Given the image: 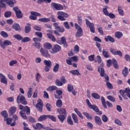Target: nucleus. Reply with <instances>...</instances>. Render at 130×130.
Wrapping results in <instances>:
<instances>
[{
    "label": "nucleus",
    "mask_w": 130,
    "mask_h": 130,
    "mask_svg": "<svg viewBox=\"0 0 130 130\" xmlns=\"http://www.w3.org/2000/svg\"><path fill=\"white\" fill-rule=\"evenodd\" d=\"M98 72L100 73L101 77H104L105 79V82H106V83L109 81V77H108V75H105V71H104V69H103V63L100 64V67L98 68Z\"/></svg>",
    "instance_id": "obj_1"
},
{
    "label": "nucleus",
    "mask_w": 130,
    "mask_h": 130,
    "mask_svg": "<svg viewBox=\"0 0 130 130\" xmlns=\"http://www.w3.org/2000/svg\"><path fill=\"white\" fill-rule=\"evenodd\" d=\"M51 7L52 9H55L56 10H58V11L63 10V6H62V5L55 3H52Z\"/></svg>",
    "instance_id": "obj_7"
},
{
    "label": "nucleus",
    "mask_w": 130,
    "mask_h": 130,
    "mask_svg": "<svg viewBox=\"0 0 130 130\" xmlns=\"http://www.w3.org/2000/svg\"><path fill=\"white\" fill-rule=\"evenodd\" d=\"M56 42L58 44H63L64 47H68V44H67V39H66V37H64L61 38V41L56 40Z\"/></svg>",
    "instance_id": "obj_13"
},
{
    "label": "nucleus",
    "mask_w": 130,
    "mask_h": 130,
    "mask_svg": "<svg viewBox=\"0 0 130 130\" xmlns=\"http://www.w3.org/2000/svg\"><path fill=\"white\" fill-rule=\"evenodd\" d=\"M74 111L76 112V113H77V114H78L80 118H82V119L84 118L83 115H82V113H81V112L78 110V109H74Z\"/></svg>",
    "instance_id": "obj_43"
},
{
    "label": "nucleus",
    "mask_w": 130,
    "mask_h": 130,
    "mask_svg": "<svg viewBox=\"0 0 130 130\" xmlns=\"http://www.w3.org/2000/svg\"><path fill=\"white\" fill-rule=\"evenodd\" d=\"M75 27L77 31H83V28L78 23H75Z\"/></svg>",
    "instance_id": "obj_42"
},
{
    "label": "nucleus",
    "mask_w": 130,
    "mask_h": 130,
    "mask_svg": "<svg viewBox=\"0 0 130 130\" xmlns=\"http://www.w3.org/2000/svg\"><path fill=\"white\" fill-rule=\"evenodd\" d=\"M18 63V61L16 60H12L9 62L10 67H13L15 66V64H17Z\"/></svg>",
    "instance_id": "obj_51"
},
{
    "label": "nucleus",
    "mask_w": 130,
    "mask_h": 130,
    "mask_svg": "<svg viewBox=\"0 0 130 130\" xmlns=\"http://www.w3.org/2000/svg\"><path fill=\"white\" fill-rule=\"evenodd\" d=\"M66 82H67V81L66 80V78H64V77H62L61 78V81L59 80V79H57L55 81V84H56V86L60 87V86H62V85H63V84H66Z\"/></svg>",
    "instance_id": "obj_11"
},
{
    "label": "nucleus",
    "mask_w": 130,
    "mask_h": 130,
    "mask_svg": "<svg viewBox=\"0 0 130 130\" xmlns=\"http://www.w3.org/2000/svg\"><path fill=\"white\" fill-rule=\"evenodd\" d=\"M44 47L45 49H51L52 48V45L49 43H45L44 44Z\"/></svg>",
    "instance_id": "obj_28"
},
{
    "label": "nucleus",
    "mask_w": 130,
    "mask_h": 130,
    "mask_svg": "<svg viewBox=\"0 0 130 130\" xmlns=\"http://www.w3.org/2000/svg\"><path fill=\"white\" fill-rule=\"evenodd\" d=\"M58 118L59 119L61 122H63L66 118H67V115H61L60 114L58 115Z\"/></svg>",
    "instance_id": "obj_23"
},
{
    "label": "nucleus",
    "mask_w": 130,
    "mask_h": 130,
    "mask_svg": "<svg viewBox=\"0 0 130 130\" xmlns=\"http://www.w3.org/2000/svg\"><path fill=\"white\" fill-rule=\"evenodd\" d=\"M46 3L47 4H50L51 0H38L37 4H41V3Z\"/></svg>",
    "instance_id": "obj_48"
},
{
    "label": "nucleus",
    "mask_w": 130,
    "mask_h": 130,
    "mask_svg": "<svg viewBox=\"0 0 130 130\" xmlns=\"http://www.w3.org/2000/svg\"><path fill=\"white\" fill-rule=\"evenodd\" d=\"M83 115L86 116V117L87 118V119H93V117H92L90 114H89L88 113L83 112Z\"/></svg>",
    "instance_id": "obj_53"
},
{
    "label": "nucleus",
    "mask_w": 130,
    "mask_h": 130,
    "mask_svg": "<svg viewBox=\"0 0 130 130\" xmlns=\"http://www.w3.org/2000/svg\"><path fill=\"white\" fill-rule=\"evenodd\" d=\"M4 120L7 122V124H10L11 122L13 121V118H5Z\"/></svg>",
    "instance_id": "obj_57"
},
{
    "label": "nucleus",
    "mask_w": 130,
    "mask_h": 130,
    "mask_svg": "<svg viewBox=\"0 0 130 130\" xmlns=\"http://www.w3.org/2000/svg\"><path fill=\"white\" fill-rule=\"evenodd\" d=\"M86 24L87 27H89L90 28V31L92 33H95V26L94 25V23L90 22L89 20L85 19Z\"/></svg>",
    "instance_id": "obj_4"
},
{
    "label": "nucleus",
    "mask_w": 130,
    "mask_h": 130,
    "mask_svg": "<svg viewBox=\"0 0 130 130\" xmlns=\"http://www.w3.org/2000/svg\"><path fill=\"white\" fill-rule=\"evenodd\" d=\"M103 55L104 57L106 58H108L110 57V55H109V53L107 51H105V50H103Z\"/></svg>",
    "instance_id": "obj_35"
},
{
    "label": "nucleus",
    "mask_w": 130,
    "mask_h": 130,
    "mask_svg": "<svg viewBox=\"0 0 130 130\" xmlns=\"http://www.w3.org/2000/svg\"><path fill=\"white\" fill-rule=\"evenodd\" d=\"M44 63L46 67H51L52 66V63L51 62V61L50 60H44Z\"/></svg>",
    "instance_id": "obj_33"
},
{
    "label": "nucleus",
    "mask_w": 130,
    "mask_h": 130,
    "mask_svg": "<svg viewBox=\"0 0 130 130\" xmlns=\"http://www.w3.org/2000/svg\"><path fill=\"white\" fill-rule=\"evenodd\" d=\"M0 78L1 83L5 84V85H7L8 84V80H7L6 76L4 75V74L0 73Z\"/></svg>",
    "instance_id": "obj_17"
},
{
    "label": "nucleus",
    "mask_w": 130,
    "mask_h": 130,
    "mask_svg": "<svg viewBox=\"0 0 130 130\" xmlns=\"http://www.w3.org/2000/svg\"><path fill=\"white\" fill-rule=\"evenodd\" d=\"M28 119L29 122H31L32 123L36 122V120L33 117L28 116Z\"/></svg>",
    "instance_id": "obj_59"
},
{
    "label": "nucleus",
    "mask_w": 130,
    "mask_h": 130,
    "mask_svg": "<svg viewBox=\"0 0 130 130\" xmlns=\"http://www.w3.org/2000/svg\"><path fill=\"white\" fill-rule=\"evenodd\" d=\"M6 3H7V0H1L0 1L1 7H6Z\"/></svg>",
    "instance_id": "obj_61"
},
{
    "label": "nucleus",
    "mask_w": 130,
    "mask_h": 130,
    "mask_svg": "<svg viewBox=\"0 0 130 130\" xmlns=\"http://www.w3.org/2000/svg\"><path fill=\"white\" fill-rule=\"evenodd\" d=\"M74 90V86L72 84L68 85V92H72Z\"/></svg>",
    "instance_id": "obj_54"
},
{
    "label": "nucleus",
    "mask_w": 130,
    "mask_h": 130,
    "mask_svg": "<svg viewBox=\"0 0 130 130\" xmlns=\"http://www.w3.org/2000/svg\"><path fill=\"white\" fill-rule=\"evenodd\" d=\"M32 91H33V89L32 88H28V91L27 94L28 98H31L32 96V94H33V92H32Z\"/></svg>",
    "instance_id": "obj_44"
},
{
    "label": "nucleus",
    "mask_w": 130,
    "mask_h": 130,
    "mask_svg": "<svg viewBox=\"0 0 130 130\" xmlns=\"http://www.w3.org/2000/svg\"><path fill=\"white\" fill-rule=\"evenodd\" d=\"M108 8V6H105L103 9V12L105 16H108V14H109V13H108V11L107 10Z\"/></svg>",
    "instance_id": "obj_46"
},
{
    "label": "nucleus",
    "mask_w": 130,
    "mask_h": 130,
    "mask_svg": "<svg viewBox=\"0 0 130 130\" xmlns=\"http://www.w3.org/2000/svg\"><path fill=\"white\" fill-rule=\"evenodd\" d=\"M39 22H42V23H47L50 22V19L47 18H42L38 19Z\"/></svg>",
    "instance_id": "obj_27"
},
{
    "label": "nucleus",
    "mask_w": 130,
    "mask_h": 130,
    "mask_svg": "<svg viewBox=\"0 0 130 130\" xmlns=\"http://www.w3.org/2000/svg\"><path fill=\"white\" fill-rule=\"evenodd\" d=\"M90 108L91 109H93V110L95 112H98V111H99V109L98 108V107H97V106L95 105H93Z\"/></svg>",
    "instance_id": "obj_55"
},
{
    "label": "nucleus",
    "mask_w": 130,
    "mask_h": 130,
    "mask_svg": "<svg viewBox=\"0 0 130 130\" xmlns=\"http://www.w3.org/2000/svg\"><path fill=\"white\" fill-rule=\"evenodd\" d=\"M47 118L51 119L52 121H56V119L55 118V117H54V116L47 115Z\"/></svg>",
    "instance_id": "obj_60"
},
{
    "label": "nucleus",
    "mask_w": 130,
    "mask_h": 130,
    "mask_svg": "<svg viewBox=\"0 0 130 130\" xmlns=\"http://www.w3.org/2000/svg\"><path fill=\"white\" fill-rule=\"evenodd\" d=\"M117 11L120 16H124V12L123 11V10H122V7H121V6H118Z\"/></svg>",
    "instance_id": "obj_25"
},
{
    "label": "nucleus",
    "mask_w": 130,
    "mask_h": 130,
    "mask_svg": "<svg viewBox=\"0 0 130 130\" xmlns=\"http://www.w3.org/2000/svg\"><path fill=\"white\" fill-rule=\"evenodd\" d=\"M30 30H31V27H30V26L29 25H26L25 27V32L27 34L29 33V32H30Z\"/></svg>",
    "instance_id": "obj_63"
},
{
    "label": "nucleus",
    "mask_w": 130,
    "mask_h": 130,
    "mask_svg": "<svg viewBox=\"0 0 130 130\" xmlns=\"http://www.w3.org/2000/svg\"><path fill=\"white\" fill-rule=\"evenodd\" d=\"M72 118L75 123H78L79 122V120L78 119V117L77 116V115H76L75 113L72 114Z\"/></svg>",
    "instance_id": "obj_34"
},
{
    "label": "nucleus",
    "mask_w": 130,
    "mask_h": 130,
    "mask_svg": "<svg viewBox=\"0 0 130 130\" xmlns=\"http://www.w3.org/2000/svg\"><path fill=\"white\" fill-rule=\"evenodd\" d=\"M0 45L3 49H5L6 46H8L9 45H12V42L8 40H6L4 42H3V41H1Z\"/></svg>",
    "instance_id": "obj_8"
},
{
    "label": "nucleus",
    "mask_w": 130,
    "mask_h": 130,
    "mask_svg": "<svg viewBox=\"0 0 130 130\" xmlns=\"http://www.w3.org/2000/svg\"><path fill=\"white\" fill-rule=\"evenodd\" d=\"M19 114L21 116L22 118H23V119H24V120L27 119V116H26V114L23 111H21L19 112Z\"/></svg>",
    "instance_id": "obj_41"
},
{
    "label": "nucleus",
    "mask_w": 130,
    "mask_h": 130,
    "mask_svg": "<svg viewBox=\"0 0 130 130\" xmlns=\"http://www.w3.org/2000/svg\"><path fill=\"white\" fill-rule=\"evenodd\" d=\"M67 122L70 125H74V121L72 120V117L71 116H69L67 118Z\"/></svg>",
    "instance_id": "obj_37"
},
{
    "label": "nucleus",
    "mask_w": 130,
    "mask_h": 130,
    "mask_svg": "<svg viewBox=\"0 0 130 130\" xmlns=\"http://www.w3.org/2000/svg\"><path fill=\"white\" fill-rule=\"evenodd\" d=\"M32 45L36 47L37 49H40V48L41 47V45L39 43H34Z\"/></svg>",
    "instance_id": "obj_56"
},
{
    "label": "nucleus",
    "mask_w": 130,
    "mask_h": 130,
    "mask_svg": "<svg viewBox=\"0 0 130 130\" xmlns=\"http://www.w3.org/2000/svg\"><path fill=\"white\" fill-rule=\"evenodd\" d=\"M57 112L59 114H62L63 115H67V111L64 108H61L57 110Z\"/></svg>",
    "instance_id": "obj_29"
},
{
    "label": "nucleus",
    "mask_w": 130,
    "mask_h": 130,
    "mask_svg": "<svg viewBox=\"0 0 130 130\" xmlns=\"http://www.w3.org/2000/svg\"><path fill=\"white\" fill-rule=\"evenodd\" d=\"M17 102L18 104H20V103H22L23 105H27V101L25 98V96L23 95H18L17 98Z\"/></svg>",
    "instance_id": "obj_3"
},
{
    "label": "nucleus",
    "mask_w": 130,
    "mask_h": 130,
    "mask_svg": "<svg viewBox=\"0 0 130 130\" xmlns=\"http://www.w3.org/2000/svg\"><path fill=\"white\" fill-rule=\"evenodd\" d=\"M114 60H115V59H112V60L108 59L107 61V67H108V68H110V67L111 66V64L114 63Z\"/></svg>",
    "instance_id": "obj_32"
},
{
    "label": "nucleus",
    "mask_w": 130,
    "mask_h": 130,
    "mask_svg": "<svg viewBox=\"0 0 130 130\" xmlns=\"http://www.w3.org/2000/svg\"><path fill=\"white\" fill-rule=\"evenodd\" d=\"M95 122L98 125H101L102 124V120H101V118L99 117L98 116H95L94 117Z\"/></svg>",
    "instance_id": "obj_19"
},
{
    "label": "nucleus",
    "mask_w": 130,
    "mask_h": 130,
    "mask_svg": "<svg viewBox=\"0 0 130 130\" xmlns=\"http://www.w3.org/2000/svg\"><path fill=\"white\" fill-rule=\"evenodd\" d=\"M105 41L107 42H111L112 43H114L115 42V40H114V38H112L110 36H107V37L105 38Z\"/></svg>",
    "instance_id": "obj_18"
},
{
    "label": "nucleus",
    "mask_w": 130,
    "mask_h": 130,
    "mask_svg": "<svg viewBox=\"0 0 130 130\" xmlns=\"http://www.w3.org/2000/svg\"><path fill=\"white\" fill-rule=\"evenodd\" d=\"M30 14L31 15L29 16V18L30 19V20H37V17H40V16H41V14L37 12L31 11L30 12Z\"/></svg>",
    "instance_id": "obj_10"
},
{
    "label": "nucleus",
    "mask_w": 130,
    "mask_h": 130,
    "mask_svg": "<svg viewBox=\"0 0 130 130\" xmlns=\"http://www.w3.org/2000/svg\"><path fill=\"white\" fill-rule=\"evenodd\" d=\"M122 36H123V34L121 31H116L115 32V37L117 38V39H120Z\"/></svg>",
    "instance_id": "obj_22"
},
{
    "label": "nucleus",
    "mask_w": 130,
    "mask_h": 130,
    "mask_svg": "<svg viewBox=\"0 0 130 130\" xmlns=\"http://www.w3.org/2000/svg\"><path fill=\"white\" fill-rule=\"evenodd\" d=\"M9 113L10 114H14L17 111V108L15 106H13L10 108L9 110Z\"/></svg>",
    "instance_id": "obj_21"
},
{
    "label": "nucleus",
    "mask_w": 130,
    "mask_h": 130,
    "mask_svg": "<svg viewBox=\"0 0 130 130\" xmlns=\"http://www.w3.org/2000/svg\"><path fill=\"white\" fill-rule=\"evenodd\" d=\"M56 94H54V97L56 99H61L62 98V91L56 90Z\"/></svg>",
    "instance_id": "obj_15"
},
{
    "label": "nucleus",
    "mask_w": 130,
    "mask_h": 130,
    "mask_svg": "<svg viewBox=\"0 0 130 130\" xmlns=\"http://www.w3.org/2000/svg\"><path fill=\"white\" fill-rule=\"evenodd\" d=\"M70 73L74 76H81V73L77 70H72L70 71Z\"/></svg>",
    "instance_id": "obj_31"
},
{
    "label": "nucleus",
    "mask_w": 130,
    "mask_h": 130,
    "mask_svg": "<svg viewBox=\"0 0 130 130\" xmlns=\"http://www.w3.org/2000/svg\"><path fill=\"white\" fill-rule=\"evenodd\" d=\"M32 127L34 129H41V128L45 129V127L40 123H37L36 125L32 124Z\"/></svg>",
    "instance_id": "obj_16"
},
{
    "label": "nucleus",
    "mask_w": 130,
    "mask_h": 130,
    "mask_svg": "<svg viewBox=\"0 0 130 130\" xmlns=\"http://www.w3.org/2000/svg\"><path fill=\"white\" fill-rule=\"evenodd\" d=\"M13 11L15 12L16 17L18 19H21L23 17V14H22V11L18 9V7H15L13 8Z\"/></svg>",
    "instance_id": "obj_6"
},
{
    "label": "nucleus",
    "mask_w": 130,
    "mask_h": 130,
    "mask_svg": "<svg viewBox=\"0 0 130 130\" xmlns=\"http://www.w3.org/2000/svg\"><path fill=\"white\" fill-rule=\"evenodd\" d=\"M92 97L94 98V99H100V95L95 92H93L91 94Z\"/></svg>",
    "instance_id": "obj_49"
},
{
    "label": "nucleus",
    "mask_w": 130,
    "mask_h": 130,
    "mask_svg": "<svg viewBox=\"0 0 130 130\" xmlns=\"http://www.w3.org/2000/svg\"><path fill=\"white\" fill-rule=\"evenodd\" d=\"M70 58L72 61H74L75 62H77V61H78V56L77 55L70 57Z\"/></svg>",
    "instance_id": "obj_62"
},
{
    "label": "nucleus",
    "mask_w": 130,
    "mask_h": 130,
    "mask_svg": "<svg viewBox=\"0 0 130 130\" xmlns=\"http://www.w3.org/2000/svg\"><path fill=\"white\" fill-rule=\"evenodd\" d=\"M23 112H26L27 115H30V107L27 106H25L24 109L23 110Z\"/></svg>",
    "instance_id": "obj_36"
},
{
    "label": "nucleus",
    "mask_w": 130,
    "mask_h": 130,
    "mask_svg": "<svg viewBox=\"0 0 130 130\" xmlns=\"http://www.w3.org/2000/svg\"><path fill=\"white\" fill-rule=\"evenodd\" d=\"M57 89V87L55 85L50 86L46 89L47 91H49V92H52L53 91H55V90Z\"/></svg>",
    "instance_id": "obj_24"
},
{
    "label": "nucleus",
    "mask_w": 130,
    "mask_h": 130,
    "mask_svg": "<svg viewBox=\"0 0 130 130\" xmlns=\"http://www.w3.org/2000/svg\"><path fill=\"white\" fill-rule=\"evenodd\" d=\"M14 38H15V39H17L19 41L20 40L22 41V39L23 38V37L21 36L20 35H15L13 36Z\"/></svg>",
    "instance_id": "obj_52"
},
{
    "label": "nucleus",
    "mask_w": 130,
    "mask_h": 130,
    "mask_svg": "<svg viewBox=\"0 0 130 130\" xmlns=\"http://www.w3.org/2000/svg\"><path fill=\"white\" fill-rule=\"evenodd\" d=\"M122 74L124 77H126L128 74V69L126 67H124V69L122 71Z\"/></svg>",
    "instance_id": "obj_39"
},
{
    "label": "nucleus",
    "mask_w": 130,
    "mask_h": 130,
    "mask_svg": "<svg viewBox=\"0 0 130 130\" xmlns=\"http://www.w3.org/2000/svg\"><path fill=\"white\" fill-rule=\"evenodd\" d=\"M101 101L104 107L105 108H107V106L106 105V102H105V99L104 98V96H102Z\"/></svg>",
    "instance_id": "obj_50"
},
{
    "label": "nucleus",
    "mask_w": 130,
    "mask_h": 130,
    "mask_svg": "<svg viewBox=\"0 0 130 130\" xmlns=\"http://www.w3.org/2000/svg\"><path fill=\"white\" fill-rule=\"evenodd\" d=\"M47 36L49 38V39H50L53 42L56 41V39H55V37H54V36H53V35H51L50 34H47Z\"/></svg>",
    "instance_id": "obj_30"
},
{
    "label": "nucleus",
    "mask_w": 130,
    "mask_h": 130,
    "mask_svg": "<svg viewBox=\"0 0 130 130\" xmlns=\"http://www.w3.org/2000/svg\"><path fill=\"white\" fill-rule=\"evenodd\" d=\"M60 50H61V47L57 44H56L52 49L51 53L53 54L54 53H56V52H58V51H60Z\"/></svg>",
    "instance_id": "obj_12"
},
{
    "label": "nucleus",
    "mask_w": 130,
    "mask_h": 130,
    "mask_svg": "<svg viewBox=\"0 0 130 130\" xmlns=\"http://www.w3.org/2000/svg\"><path fill=\"white\" fill-rule=\"evenodd\" d=\"M29 41H31V39L28 37L23 38L21 40V42H22L23 43H25L26 42H29Z\"/></svg>",
    "instance_id": "obj_40"
},
{
    "label": "nucleus",
    "mask_w": 130,
    "mask_h": 130,
    "mask_svg": "<svg viewBox=\"0 0 130 130\" xmlns=\"http://www.w3.org/2000/svg\"><path fill=\"white\" fill-rule=\"evenodd\" d=\"M59 69V64L56 63L53 69V72L54 73H57V72H58V69Z\"/></svg>",
    "instance_id": "obj_45"
},
{
    "label": "nucleus",
    "mask_w": 130,
    "mask_h": 130,
    "mask_svg": "<svg viewBox=\"0 0 130 130\" xmlns=\"http://www.w3.org/2000/svg\"><path fill=\"white\" fill-rule=\"evenodd\" d=\"M12 29L16 30V31H21V27H20V25H19L18 23L14 24L12 26Z\"/></svg>",
    "instance_id": "obj_20"
},
{
    "label": "nucleus",
    "mask_w": 130,
    "mask_h": 130,
    "mask_svg": "<svg viewBox=\"0 0 130 130\" xmlns=\"http://www.w3.org/2000/svg\"><path fill=\"white\" fill-rule=\"evenodd\" d=\"M6 2L10 7H14V5L16 3V0H6Z\"/></svg>",
    "instance_id": "obj_26"
},
{
    "label": "nucleus",
    "mask_w": 130,
    "mask_h": 130,
    "mask_svg": "<svg viewBox=\"0 0 130 130\" xmlns=\"http://www.w3.org/2000/svg\"><path fill=\"white\" fill-rule=\"evenodd\" d=\"M45 119H47V115H44L40 116L38 118V121H43V120H45Z\"/></svg>",
    "instance_id": "obj_38"
},
{
    "label": "nucleus",
    "mask_w": 130,
    "mask_h": 130,
    "mask_svg": "<svg viewBox=\"0 0 130 130\" xmlns=\"http://www.w3.org/2000/svg\"><path fill=\"white\" fill-rule=\"evenodd\" d=\"M110 51L114 55H118L120 57H122V52L120 50H116L112 48H110Z\"/></svg>",
    "instance_id": "obj_9"
},
{
    "label": "nucleus",
    "mask_w": 130,
    "mask_h": 130,
    "mask_svg": "<svg viewBox=\"0 0 130 130\" xmlns=\"http://www.w3.org/2000/svg\"><path fill=\"white\" fill-rule=\"evenodd\" d=\"M75 35L77 38H79V37L83 36V31H77Z\"/></svg>",
    "instance_id": "obj_64"
},
{
    "label": "nucleus",
    "mask_w": 130,
    "mask_h": 130,
    "mask_svg": "<svg viewBox=\"0 0 130 130\" xmlns=\"http://www.w3.org/2000/svg\"><path fill=\"white\" fill-rule=\"evenodd\" d=\"M36 107L39 111L42 112V110L43 109V103L42 102V100H41V99H39L38 100V103L36 105Z\"/></svg>",
    "instance_id": "obj_5"
},
{
    "label": "nucleus",
    "mask_w": 130,
    "mask_h": 130,
    "mask_svg": "<svg viewBox=\"0 0 130 130\" xmlns=\"http://www.w3.org/2000/svg\"><path fill=\"white\" fill-rule=\"evenodd\" d=\"M40 52L42 55L45 56V57H50V54L48 53V51L46 50L45 49L43 48H41Z\"/></svg>",
    "instance_id": "obj_14"
},
{
    "label": "nucleus",
    "mask_w": 130,
    "mask_h": 130,
    "mask_svg": "<svg viewBox=\"0 0 130 130\" xmlns=\"http://www.w3.org/2000/svg\"><path fill=\"white\" fill-rule=\"evenodd\" d=\"M1 115L5 117V118H7L8 117V113H7V111H3L1 113Z\"/></svg>",
    "instance_id": "obj_58"
},
{
    "label": "nucleus",
    "mask_w": 130,
    "mask_h": 130,
    "mask_svg": "<svg viewBox=\"0 0 130 130\" xmlns=\"http://www.w3.org/2000/svg\"><path fill=\"white\" fill-rule=\"evenodd\" d=\"M0 35L4 38H8V37H9V35H8V33L6 32L5 31H2L0 32Z\"/></svg>",
    "instance_id": "obj_47"
},
{
    "label": "nucleus",
    "mask_w": 130,
    "mask_h": 130,
    "mask_svg": "<svg viewBox=\"0 0 130 130\" xmlns=\"http://www.w3.org/2000/svg\"><path fill=\"white\" fill-rule=\"evenodd\" d=\"M58 16L57 17L60 21H66L65 18H69V14L62 11H58L57 12Z\"/></svg>",
    "instance_id": "obj_2"
}]
</instances>
